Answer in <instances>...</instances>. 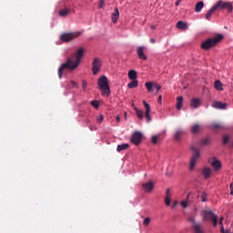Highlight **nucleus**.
I'll use <instances>...</instances> for the list:
<instances>
[{"label": "nucleus", "mask_w": 233, "mask_h": 233, "mask_svg": "<svg viewBox=\"0 0 233 233\" xmlns=\"http://www.w3.org/2000/svg\"><path fill=\"white\" fill-rule=\"evenodd\" d=\"M201 201L205 203L207 201V192H203L201 196Z\"/></svg>", "instance_id": "obj_40"}, {"label": "nucleus", "mask_w": 233, "mask_h": 233, "mask_svg": "<svg viewBox=\"0 0 233 233\" xmlns=\"http://www.w3.org/2000/svg\"><path fill=\"white\" fill-rule=\"evenodd\" d=\"M138 82L137 80H131V82L127 85L128 88H137Z\"/></svg>", "instance_id": "obj_31"}, {"label": "nucleus", "mask_w": 233, "mask_h": 233, "mask_svg": "<svg viewBox=\"0 0 233 233\" xmlns=\"http://www.w3.org/2000/svg\"><path fill=\"white\" fill-rule=\"evenodd\" d=\"M103 119H105V116H103V115H100L96 121L97 123H99V125H101L103 123Z\"/></svg>", "instance_id": "obj_38"}, {"label": "nucleus", "mask_w": 233, "mask_h": 233, "mask_svg": "<svg viewBox=\"0 0 233 233\" xmlns=\"http://www.w3.org/2000/svg\"><path fill=\"white\" fill-rule=\"evenodd\" d=\"M220 232L221 233H228V230L225 231V228H223V226H221Z\"/></svg>", "instance_id": "obj_51"}, {"label": "nucleus", "mask_w": 233, "mask_h": 233, "mask_svg": "<svg viewBox=\"0 0 233 233\" xmlns=\"http://www.w3.org/2000/svg\"><path fill=\"white\" fill-rule=\"evenodd\" d=\"M166 198H170V189L167 188L166 191Z\"/></svg>", "instance_id": "obj_48"}, {"label": "nucleus", "mask_w": 233, "mask_h": 233, "mask_svg": "<svg viewBox=\"0 0 233 233\" xmlns=\"http://www.w3.org/2000/svg\"><path fill=\"white\" fill-rule=\"evenodd\" d=\"M212 106H213V108H217L218 110H226L228 104L215 100L212 104Z\"/></svg>", "instance_id": "obj_11"}, {"label": "nucleus", "mask_w": 233, "mask_h": 233, "mask_svg": "<svg viewBox=\"0 0 233 233\" xmlns=\"http://www.w3.org/2000/svg\"><path fill=\"white\" fill-rule=\"evenodd\" d=\"M124 117H125V119H126V121H127V112H125Z\"/></svg>", "instance_id": "obj_58"}, {"label": "nucleus", "mask_w": 233, "mask_h": 233, "mask_svg": "<svg viewBox=\"0 0 233 233\" xmlns=\"http://www.w3.org/2000/svg\"><path fill=\"white\" fill-rule=\"evenodd\" d=\"M141 139H143V134H141L139 131H137L131 137V143H133V145H139V143H141Z\"/></svg>", "instance_id": "obj_9"}, {"label": "nucleus", "mask_w": 233, "mask_h": 233, "mask_svg": "<svg viewBox=\"0 0 233 233\" xmlns=\"http://www.w3.org/2000/svg\"><path fill=\"white\" fill-rule=\"evenodd\" d=\"M211 167L216 172H218V170H221V162L218 159H215L211 162Z\"/></svg>", "instance_id": "obj_16"}, {"label": "nucleus", "mask_w": 233, "mask_h": 233, "mask_svg": "<svg viewBox=\"0 0 233 233\" xmlns=\"http://www.w3.org/2000/svg\"><path fill=\"white\" fill-rule=\"evenodd\" d=\"M155 88L157 89V92H159V90H161V86L155 84Z\"/></svg>", "instance_id": "obj_47"}, {"label": "nucleus", "mask_w": 233, "mask_h": 233, "mask_svg": "<svg viewBox=\"0 0 233 233\" xmlns=\"http://www.w3.org/2000/svg\"><path fill=\"white\" fill-rule=\"evenodd\" d=\"M142 188L145 190V192H150L151 190H154V182L149 181L142 184Z\"/></svg>", "instance_id": "obj_14"}, {"label": "nucleus", "mask_w": 233, "mask_h": 233, "mask_svg": "<svg viewBox=\"0 0 233 233\" xmlns=\"http://www.w3.org/2000/svg\"><path fill=\"white\" fill-rule=\"evenodd\" d=\"M217 217L218 215H215L210 209H206L202 211L203 221H212Z\"/></svg>", "instance_id": "obj_8"}, {"label": "nucleus", "mask_w": 233, "mask_h": 233, "mask_svg": "<svg viewBox=\"0 0 233 233\" xmlns=\"http://www.w3.org/2000/svg\"><path fill=\"white\" fill-rule=\"evenodd\" d=\"M182 106H183V96H178L177 98V109L181 110Z\"/></svg>", "instance_id": "obj_25"}, {"label": "nucleus", "mask_w": 233, "mask_h": 233, "mask_svg": "<svg viewBox=\"0 0 233 233\" xmlns=\"http://www.w3.org/2000/svg\"><path fill=\"white\" fill-rule=\"evenodd\" d=\"M187 221H188L189 223H192V225H193V226H192L193 230H196V226L199 227L200 228H203V226H201V224L196 222V219L194 218V217H189V218H187Z\"/></svg>", "instance_id": "obj_17"}, {"label": "nucleus", "mask_w": 233, "mask_h": 233, "mask_svg": "<svg viewBox=\"0 0 233 233\" xmlns=\"http://www.w3.org/2000/svg\"><path fill=\"white\" fill-rule=\"evenodd\" d=\"M214 6L216 7V10H228L229 14L233 9L232 4L230 2H223L222 0L217 2Z\"/></svg>", "instance_id": "obj_4"}, {"label": "nucleus", "mask_w": 233, "mask_h": 233, "mask_svg": "<svg viewBox=\"0 0 233 233\" xmlns=\"http://www.w3.org/2000/svg\"><path fill=\"white\" fill-rule=\"evenodd\" d=\"M159 136H153L151 138V142L153 143V145H157V141L159 139Z\"/></svg>", "instance_id": "obj_34"}, {"label": "nucleus", "mask_w": 233, "mask_h": 233, "mask_svg": "<svg viewBox=\"0 0 233 233\" xmlns=\"http://www.w3.org/2000/svg\"><path fill=\"white\" fill-rule=\"evenodd\" d=\"M111 19L114 24L117 23V19H119V9L115 8L114 13L111 15Z\"/></svg>", "instance_id": "obj_18"}, {"label": "nucleus", "mask_w": 233, "mask_h": 233, "mask_svg": "<svg viewBox=\"0 0 233 233\" xmlns=\"http://www.w3.org/2000/svg\"><path fill=\"white\" fill-rule=\"evenodd\" d=\"M152 30L156 29V25L151 26Z\"/></svg>", "instance_id": "obj_59"}, {"label": "nucleus", "mask_w": 233, "mask_h": 233, "mask_svg": "<svg viewBox=\"0 0 233 233\" xmlns=\"http://www.w3.org/2000/svg\"><path fill=\"white\" fill-rule=\"evenodd\" d=\"M127 76L131 80L137 79V72L136 70H129Z\"/></svg>", "instance_id": "obj_24"}, {"label": "nucleus", "mask_w": 233, "mask_h": 233, "mask_svg": "<svg viewBox=\"0 0 233 233\" xmlns=\"http://www.w3.org/2000/svg\"><path fill=\"white\" fill-rule=\"evenodd\" d=\"M190 105L192 108H198V106L201 105V100H199L198 98H193L191 99Z\"/></svg>", "instance_id": "obj_22"}, {"label": "nucleus", "mask_w": 233, "mask_h": 233, "mask_svg": "<svg viewBox=\"0 0 233 233\" xmlns=\"http://www.w3.org/2000/svg\"><path fill=\"white\" fill-rule=\"evenodd\" d=\"M200 127L198 124H195L191 127V133L192 134H198L199 132Z\"/></svg>", "instance_id": "obj_29"}, {"label": "nucleus", "mask_w": 233, "mask_h": 233, "mask_svg": "<svg viewBox=\"0 0 233 233\" xmlns=\"http://www.w3.org/2000/svg\"><path fill=\"white\" fill-rule=\"evenodd\" d=\"M216 7L213 5L206 14L205 15V19H207V21H210V18L212 17L214 12H216Z\"/></svg>", "instance_id": "obj_19"}, {"label": "nucleus", "mask_w": 233, "mask_h": 233, "mask_svg": "<svg viewBox=\"0 0 233 233\" xmlns=\"http://www.w3.org/2000/svg\"><path fill=\"white\" fill-rule=\"evenodd\" d=\"M212 127L213 128H223V126H221V124H219V123H214L212 125Z\"/></svg>", "instance_id": "obj_39"}, {"label": "nucleus", "mask_w": 233, "mask_h": 233, "mask_svg": "<svg viewBox=\"0 0 233 233\" xmlns=\"http://www.w3.org/2000/svg\"><path fill=\"white\" fill-rule=\"evenodd\" d=\"M143 225L148 227V225H150V218H146L143 221Z\"/></svg>", "instance_id": "obj_36"}, {"label": "nucleus", "mask_w": 233, "mask_h": 233, "mask_svg": "<svg viewBox=\"0 0 233 233\" xmlns=\"http://www.w3.org/2000/svg\"><path fill=\"white\" fill-rule=\"evenodd\" d=\"M228 141H230V136L225 135L222 138L223 145H227V143H228Z\"/></svg>", "instance_id": "obj_33"}, {"label": "nucleus", "mask_w": 233, "mask_h": 233, "mask_svg": "<svg viewBox=\"0 0 233 233\" xmlns=\"http://www.w3.org/2000/svg\"><path fill=\"white\" fill-rule=\"evenodd\" d=\"M202 176H204L205 179H208L212 176V169L210 167H204L202 169Z\"/></svg>", "instance_id": "obj_15"}, {"label": "nucleus", "mask_w": 233, "mask_h": 233, "mask_svg": "<svg viewBox=\"0 0 233 233\" xmlns=\"http://www.w3.org/2000/svg\"><path fill=\"white\" fill-rule=\"evenodd\" d=\"M194 232L195 233H205V229H203V228H200L199 226H195Z\"/></svg>", "instance_id": "obj_32"}, {"label": "nucleus", "mask_w": 233, "mask_h": 233, "mask_svg": "<svg viewBox=\"0 0 233 233\" xmlns=\"http://www.w3.org/2000/svg\"><path fill=\"white\" fill-rule=\"evenodd\" d=\"M162 101H163V96L161 95H159L158 99H157L158 105H161Z\"/></svg>", "instance_id": "obj_46"}, {"label": "nucleus", "mask_w": 233, "mask_h": 233, "mask_svg": "<svg viewBox=\"0 0 233 233\" xmlns=\"http://www.w3.org/2000/svg\"><path fill=\"white\" fill-rule=\"evenodd\" d=\"M179 5H181V0H177L176 6H179Z\"/></svg>", "instance_id": "obj_53"}, {"label": "nucleus", "mask_w": 233, "mask_h": 233, "mask_svg": "<svg viewBox=\"0 0 233 233\" xmlns=\"http://www.w3.org/2000/svg\"><path fill=\"white\" fill-rule=\"evenodd\" d=\"M165 204L167 205V207H170V197L165 198Z\"/></svg>", "instance_id": "obj_41"}, {"label": "nucleus", "mask_w": 233, "mask_h": 233, "mask_svg": "<svg viewBox=\"0 0 233 233\" xmlns=\"http://www.w3.org/2000/svg\"><path fill=\"white\" fill-rule=\"evenodd\" d=\"M149 42L152 43V45H154V43H156V39L150 38V39H149Z\"/></svg>", "instance_id": "obj_54"}, {"label": "nucleus", "mask_w": 233, "mask_h": 233, "mask_svg": "<svg viewBox=\"0 0 233 233\" xmlns=\"http://www.w3.org/2000/svg\"><path fill=\"white\" fill-rule=\"evenodd\" d=\"M211 222L213 224V227H218V217H215V218H213Z\"/></svg>", "instance_id": "obj_42"}, {"label": "nucleus", "mask_w": 233, "mask_h": 233, "mask_svg": "<svg viewBox=\"0 0 233 233\" xmlns=\"http://www.w3.org/2000/svg\"><path fill=\"white\" fill-rule=\"evenodd\" d=\"M144 107L146 108L145 112V117L147 121V123H150L152 121V117L150 116V105L147 103V101H143Z\"/></svg>", "instance_id": "obj_10"}, {"label": "nucleus", "mask_w": 233, "mask_h": 233, "mask_svg": "<svg viewBox=\"0 0 233 233\" xmlns=\"http://www.w3.org/2000/svg\"><path fill=\"white\" fill-rule=\"evenodd\" d=\"M71 85H72L73 86H77V83H76L75 81H71Z\"/></svg>", "instance_id": "obj_55"}, {"label": "nucleus", "mask_w": 233, "mask_h": 233, "mask_svg": "<svg viewBox=\"0 0 233 233\" xmlns=\"http://www.w3.org/2000/svg\"><path fill=\"white\" fill-rule=\"evenodd\" d=\"M134 110H135L138 119H140V120L143 119V117H144L143 110L138 109L137 107H134Z\"/></svg>", "instance_id": "obj_27"}, {"label": "nucleus", "mask_w": 233, "mask_h": 233, "mask_svg": "<svg viewBox=\"0 0 233 233\" xmlns=\"http://www.w3.org/2000/svg\"><path fill=\"white\" fill-rule=\"evenodd\" d=\"M203 6H205V4L203 3V1L198 2L195 5V12L197 14H199V12L203 10Z\"/></svg>", "instance_id": "obj_21"}, {"label": "nucleus", "mask_w": 233, "mask_h": 233, "mask_svg": "<svg viewBox=\"0 0 233 233\" xmlns=\"http://www.w3.org/2000/svg\"><path fill=\"white\" fill-rule=\"evenodd\" d=\"M191 150L193 151V156L191 157V161L189 164V170L192 172L194 170L196 164L198 163V160L199 159V151L195 147H191Z\"/></svg>", "instance_id": "obj_5"}, {"label": "nucleus", "mask_w": 233, "mask_h": 233, "mask_svg": "<svg viewBox=\"0 0 233 233\" xmlns=\"http://www.w3.org/2000/svg\"><path fill=\"white\" fill-rule=\"evenodd\" d=\"M214 87L216 88V90H223V84L221 83V81L217 80L214 83Z\"/></svg>", "instance_id": "obj_28"}, {"label": "nucleus", "mask_w": 233, "mask_h": 233, "mask_svg": "<svg viewBox=\"0 0 233 233\" xmlns=\"http://www.w3.org/2000/svg\"><path fill=\"white\" fill-rule=\"evenodd\" d=\"M88 83H86V80H83L82 81V87H83V90L86 91V86H87Z\"/></svg>", "instance_id": "obj_43"}, {"label": "nucleus", "mask_w": 233, "mask_h": 233, "mask_svg": "<svg viewBox=\"0 0 233 233\" xmlns=\"http://www.w3.org/2000/svg\"><path fill=\"white\" fill-rule=\"evenodd\" d=\"M81 33H64L60 35V40L64 41V43H68L73 39H76V37H79Z\"/></svg>", "instance_id": "obj_6"}, {"label": "nucleus", "mask_w": 233, "mask_h": 233, "mask_svg": "<svg viewBox=\"0 0 233 233\" xmlns=\"http://www.w3.org/2000/svg\"><path fill=\"white\" fill-rule=\"evenodd\" d=\"M180 205L183 207V208H187V207H188V203L187 201H181Z\"/></svg>", "instance_id": "obj_45"}, {"label": "nucleus", "mask_w": 233, "mask_h": 233, "mask_svg": "<svg viewBox=\"0 0 233 233\" xmlns=\"http://www.w3.org/2000/svg\"><path fill=\"white\" fill-rule=\"evenodd\" d=\"M183 136H185V130H183V129H177L175 131V134H174L173 137H174L175 141H180L181 137H183Z\"/></svg>", "instance_id": "obj_13"}, {"label": "nucleus", "mask_w": 233, "mask_h": 233, "mask_svg": "<svg viewBox=\"0 0 233 233\" xmlns=\"http://www.w3.org/2000/svg\"><path fill=\"white\" fill-rule=\"evenodd\" d=\"M105 5V0H98V8H103Z\"/></svg>", "instance_id": "obj_44"}, {"label": "nucleus", "mask_w": 233, "mask_h": 233, "mask_svg": "<svg viewBox=\"0 0 233 233\" xmlns=\"http://www.w3.org/2000/svg\"><path fill=\"white\" fill-rule=\"evenodd\" d=\"M101 65H102L101 64V59H99V57H96L93 60V64H92L93 76H97V74L101 70Z\"/></svg>", "instance_id": "obj_7"}, {"label": "nucleus", "mask_w": 233, "mask_h": 233, "mask_svg": "<svg viewBox=\"0 0 233 233\" xmlns=\"http://www.w3.org/2000/svg\"><path fill=\"white\" fill-rule=\"evenodd\" d=\"M70 12V9H61L59 11V15L61 17H66V15H68V13Z\"/></svg>", "instance_id": "obj_30"}, {"label": "nucleus", "mask_w": 233, "mask_h": 233, "mask_svg": "<svg viewBox=\"0 0 233 233\" xmlns=\"http://www.w3.org/2000/svg\"><path fill=\"white\" fill-rule=\"evenodd\" d=\"M177 206V200H175L173 202L172 208H176Z\"/></svg>", "instance_id": "obj_52"}, {"label": "nucleus", "mask_w": 233, "mask_h": 233, "mask_svg": "<svg viewBox=\"0 0 233 233\" xmlns=\"http://www.w3.org/2000/svg\"><path fill=\"white\" fill-rule=\"evenodd\" d=\"M223 219H224L223 217H221L219 219L218 225H220V227H223Z\"/></svg>", "instance_id": "obj_50"}, {"label": "nucleus", "mask_w": 233, "mask_h": 233, "mask_svg": "<svg viewBox=\"0 0 233 233\" xmlns=\"http://www.w3.org/2000/svg\"><path fill=\"white\" fill-rule=\"evenodd\" d=\"M91 105L94 108H99V102L97 100L91 101Z\"/></svg>", "instance_id": "obj_35"}, {"label": "nucleus", "mask_w": 233, "mask_h": 233, "mask_svg": "<svg viewBox=\"0 0 233 233\" xmlns=\"http://www.w3.org/2000/svg\"><path fill=\"white\" fill-rule=\"evenodd\" d=\"M188 198H190V193H189V194H187V199H188Z\"/></svg>", "instance_id": "obj_60"}, {"label": "nucleus", "mask_w": 233, "mask_h": 233, "mask_svg": "<svg viewBox=\"0 0 233 233\" xmlns=\"http://www.w3.org/2000/svg\"><path fill=\"white\" fill-rule=\"evenodd\" d=\"M97 86L102 92V96H106V97L110 96V86H108V78L106 76H100L97 80Z\"/></svg>", "instance_id": "obj_2"}, {"label": "nucleus", "mask_w": 233, "mask_h": 233, "mask_svg": "<svg viewBox=\"0 0 233 233\" xmlns=\"http://www.w3.org/2000/svg\"><path fill=\"white\" fill-rule=\"evenodd\" d=\"M177 28H178V30H187L188 28V24L183 21H178L177 23Z\"/></svg>", "instance_id": "obj_20"}, {"label": "nucleus", "mask_w": 233, "mask_h": 233, "mask_svg": "<svg viewBox=\"0 0 233 233\" xmlns=\"http://www.w3.org/2000/svg\"><path fill=\"white\" fill-rule=\"evenodd\" d=\"M223 39V35H218L213 38H208L206 41L202 42L201 48L202 50H210L213 46H216L219 41Z\"/></svg>", "instance_id": "obj_3"}, {"label": "nucleus", "mask_w": 233, "mask_h": 233, "mask_svg": "<svg viewBox=\"0 0 233 233\" xmlns=\"http://www.w3.org/2000/svg\"><path fill=\"white\" fill-rule=\"evenodd\" d=\"M130 146L128 144H121L116 147V151L122 152V150H127Z\"/></svg>", "instance_id": "obj_26"}, {"label": "nucleus", "mask_w": 233, "mask_h": 233, "mask_svg": "<svg viewBox=\"0 0 233 233\" xmlns=\"http://www.w3.org/2000/svg\"><path fill=\"white\" fill-rule=\"evenodd\" d=\"M145 86H146L147 92H154V88L156 86V84H154L153 82H147L145 84Z\"/></svg>", "instance_id": "obj_23"}, {"label": "nucleus", "mask_w": 233, "mask_h": 233, "mask_svg": "<svg viewBox=\"0 0 233 233\" xmlns=\"http://www.w3.org/2000/svg\"><path fill=\"white\" fill-rule=\"evenodd\" d=\"M116 121H117V123H119V121L121 120V118L119 117V116H116Z\"/></svg>", "instance_id": "obj_56"}, {"label": "nucleus", "mask_w": 233, "mask_h": 233, "mask_svg": "<svg viewBox=\"0 0 233 233\" xmlns=\"http://www.w3.org/2000/svg\"><path fill=\"white\" fill-rule=\"evenodd\" d=\"M84 56L85 48L80 47L75 54L67 57L66 62L63 63L58 68L59 79L63 77V72H65V70H68V72H74V70H76V68L81 65V59H83Z\"/></svg>", "instance_id": "obj_1"}, {"label": "nucleus", "mask_w": 233, "mask_h": 233, "mask_svg": "<svg viewBox=\"0 0 233 233\" xmlns=\"http://www.w3.org/2000/svg\"><path fill=\"white\" fill-rule=\"evenodd\" d=\"M131 106H132L133 110H134V108H137V107L136 106V104H134V103L131 105Z\"/></svg>", "instance_id": "obj_57"}, {"label": "nucleus", "mask_w": 233, "mask_h": 233, "mask_svg": "<svg viewBox=\"0 0 233 233\" xmlns=\"http://www.w3.org/2000/svg\"><path fill=\"white\" fill-rule=\"evenodd\" d=\"M229 188H230V196H233V183L230 184Z\"/></svg>", "instance_id": "obj_49"}, {"label": "nucleus", "mask_w": 233, "mask_h": 233, "mask_svg": "<svg viewBox=\"0 0 233 233\" xmlns=\"http://www.w3.org/2000/svg\"><path fill=\"white\" fill-rule=\"evenodd\" d=\"M137 54L142 61H147V55H145V46H138L137 48Z\"/></svg>", "instance_id": "obj_12"}, {"label": "nucleus", "mask_w": 233, "mask_h": 233, "mask_svg": "<svg viewBox=\"0 0 233 233\" xmlns=\"http://www.w3.org/2000/svg\"><path fill=\"white\" fill-rule=\"evenodd\" d=\"M208 143H210V140L208 138H203L201 141H200V145H207Z\"/></svg>", "instance_id": "obj_37"}]
</instances>
